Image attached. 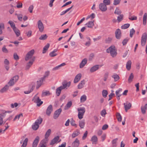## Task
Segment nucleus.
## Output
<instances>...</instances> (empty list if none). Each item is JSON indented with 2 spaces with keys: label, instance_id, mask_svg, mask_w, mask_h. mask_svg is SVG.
Returning <instances> with one entry per match:
<instances>
[{
  "label": "nucleus",
  "instance_id": "25",
  "mask_svg": "<svg viewBox=\"0 0 147 147\" xmlns=\"http://www.w3.org/2000/svg\"><path fill=\"white\" fill-rule=\"evenodd\" d=\"M9 86L6 85L2 88L0 90V92L1 93H3L6 92L9 89Z\"/></svg>",
  "mask_w": 147,
  "mask_h": 147
},
{
  "label": "nucleus",
  "instance_id": "60",
  "mask_svg": "<svg viewBox=\"0 0 147 147\" xmlns=\"http://www.w3.org/2000/svg\"><path fill=\"white\" fill-rule=\"evenodd\" d=\"M23 117V114L22 113H20V114L16 116L13 119V121H15L16 119H19L20 117Z\"/></svg>",
  "mask_w": 147,
  "mask_h": 147
},
{
  "label": "nucleus",
  "instance_id": "35",
  "mask_svg": "<svg viewBox=\"0 0 147 147\" xmlns=\"http://www.w3.org/2000/svg\"><path fill=\"white\" fill-rule=\"evenodd\" d=\"M112 78L114 79V80L115 82L117 81L119 79V76L117 74H113L112 76Z\"/></svg>",
  "mask_w": 147,
  "mask_h": 147
},
{
  "label": "nucleus",
  "instance_id": "13",
  "mask_svg": "<svg viewBox=\"0 0 147 147\" xmlns=\"http://www.w3.org/2000/svg\"><path fill=\"white\" fill-rule=\"evenodd\" d=\"M40 140L38 136H37L34 140L32 145V147H36Z\"/></svg>",
  "mask_w": 147,
  "mask_h": 147
},
{
  "label": "nucleus",
  "instance_id": "31",
  "mask_svg": "<svg viewBox=\"0 0 147 147\" xmlns=\"http://www.w3.org/2000/svg\"><path fill=\"white\" fill-rule=\"evenodd\" d=\"M147 18V14L146 13H145L143 16V24L144 25H145L146 23V20Z\"/></svg>",
  "mask_w": 147,
  "mask_h": 147
},
{
  "label": "nucleus",
  "instance_id": "26",
  "mask_svg": "<svg viewBox=\"0 0 147 147\" xmlns=\"http://www.w3.org/2000/svg\"><path fill=\"white\" fill-rule=\"evenodd\" d=\"M62 89H63L62 87L60 86V87L58 88L56 90V94L58 96H59L61 93V91Z\"/></svg>",
  "mask_w": 147,
  "mask_h": 147
},
{
  "label": "nucleus",
  "instance_id": "29",
  "mask_svg": "<svg viewBox=\"0 0 147 147\" xmlns=\"http://www.w3.org/2000/svg\"><path fill=\"white\" fill-rule=\"evenodd\" d=\"M50 72L49 71H47L45 72L44 75L43 77L41 78L42 80H45V79L48 78Z\"/></svg>",
  "mask_w": 147,
  "mask_h": 147
},
{
  "label": "nucleus",
  "instance_id": "7",
  "mask_svg": "<svg viewBox=\"0 0 147 147\" xmlns=\"http://www.w3.org/2000/svg\"><path fill=\"white\" fill-rule=\"evenodd\" d=\"M33 100L34 102L37 103V105L38 106H40L43 103V102L41 101L39 97L35 96Z\"/></svg>",
  "mask_w": 147,
  "mask_h": 147
},
{
  "label": "nucleus",
  "instance_id": "61",
  "mask_svg": "<svg viewBox=\"0 0 147 147\" xmlns=\"http://www.w3.org/2000/svg\"><path fill=\"white\" fill-rule=\"evenodd\" d=\"M121 1V0H114L113 5H115L119 4Z\"/></svg>",
  "mask_w": 147,
  "mask_h": 147
},
{
  "label": "nucleus",
  "instance_id": "46",
  "mask_svg": "<svg viewBox=\"0 0 147 147\" xmlns=\"http://www.w3.org/2000/svg\"><path fill=\"white\" fill-rule=\"evenodd\" d=\"M121 13V10L118 7H116L115 10L114 12V13L115 14L119 15Z\"/></svg>",
  "mask_w": 147,
  "mask_h": 147
},
{
  "label": "nucleus",
  "instance_id": "37",
  "mask_svg": "<svg viewBox=\"0 0 147 147\" xmlns=\"http://www.w3.org/2000/svg\"><path fill=\"white\" fill-rule=\"evenodd\" d=\"M118 138H116L113 139L112 141V147H116L117 146V143Z\"/></svg>",
  "mask_w": 147,
  "mask_h": 147
},
{
  "label": "nucleus",
  "instance_id": "14",
  "mask_svg": "<svg viewBox=\"0 0 147 147\" xmlns=\"http://www.w3.org/2000/svg\"><path fill=\"white\" fill-rule=\"evenodd\" d=\"M35 59V57H32V61H30L28 63L26 67V69L28 70L29 69L31 66L32 65L33 62L34 61Z\"/></svg>",
  "mask_w": 147,
  "mask_h": 147
},
{
  "label": "nucleus",
  "instance_id": "43",
  "mask_svg": "<svg viewBox=\"0 0 147 147\" xmlns=\"http://www.w3.org/2000/svg\"><path fill=\"white\" fill-rule=\"evenodd\" d=\"M123 14H120L117 17V20L119 22L121 21L123 19Z\"/></svg>",
  "mask_w": 147,
  "mask_h": 147
},
{
  "label": "nucleus",
  "instance_id": "63",
  "mask_svg": "<svg viewBox=\"0 0 147 147\" xmlns=\"http://www.w3.org/2000/svg\"><path fill=\"white\" fill-rule=\"evenodd\" d=\"M112 40V38H111L108 37L105 39V42L106 43H109L111 42Z\"/></svg>",
  "mask_w": 147,
  "mask_h": 147
},
{
  "label": "nucleus",
  "instance_id": "38",
  "mask_svg": "<svg viewBox=\"0 0 147 147\" xmlns=\"http://www.w3.org/2000/svg\"><path fill=\"white\" fill-rule=\"evenodd\" d=\"M86 25H87V27L89 28H92L94 25L93 22L89 21L87 23Z\"/></svg>",
  "mask_w": 147,
  "mask_h": 147
},
{
  "label": "nucleus",
  "instance_id": "62",
  "mask_svg": "<svg viewBox=\"0 0 147 147\" xmlns=\"http://www.w3.org/2000/svg\"><path fill=\"white\" fill-rule=\"evenodd\" d=\"M2 51L5 53H7L8 52V51L5 47V46H4L2 48Z\"/></svg>",
  "mask_w": 147,
  "mask_h": 147
},
{
  "label": "nucleus",
  "instance_id": "50",
  "mask_svg": "<svg viewBox=\"0 0 147 147\" xmlns=\"http://www.w3.org/2000/svg\"><path fill=\"white\" fill-rule=\"evenodd\" d=\"M102 94L104 97L106 98L108 94L107 91L106 90H103L102 92Z\"/></svg>",
  "mask_w": 147,
  "mask_h": 147
},
{
  "label": "nucleus",
  "instance_id": "32",
  "mask_svg": "<svg viewBox=\"0 0 147 147\" xmlns=\"http://www.w3.org/2000/svg\"><path fill=\"white\" fill-rule=\"evenodd\" d=\"M65 65V63H63L62 64L55 67L52 69L53 71H55L59 69L60 68L63 66Z\"/></svg>",
  "mask_w": 147,
  "mask_h": 147
},
{
  "label": "nucleus",
  "instance_id": "16",
  "mask_svg": "<svg viewBox=\"0 0 147 147\" xmlns=\"http://www.w3.org/2000/svg\"><path fill=\"white\" fill-rule=\"evenodd\" d=\"M87 62V59L85 58L82 60L80 64V68H82L84 67Z\"/></svg>",
  "mask_w": 147,
  "mask_h": 147
},
{
  "label": "nucleus",
  "instance_id": "21",
  "mask_svg": "<svg viewBox=\"0 0 147 147\" xmlns=\"http://www.w3.org/2000/svg\"><path fill=\"white\" fill-rule=\"evenodd\" d=\"M70 84L71 82H64L62 83V86H61L62 87V88L64 89L67 87H69L70 86Z\"/></svg>",
  "mask_w": 147,
  "mask_h": 147
},
{
  "label": "nucleus",
  "instance_id": "47",
  "mask_svg": "<svg viewBox=\"0 0 147 147\" xmlns=\"http://www.w3.org/2000/svg\"><path fill=\"white\" fill-rule=\"evenodd\" d=\"M51 133V130L50 129H49L46 132L45 135V137L48 138V137L50 135Z\"/></svg>",
  "mask_w": 147,
  "mask_h": 147
},
{
  "label": "nucleus",
  "instance_id": "30",
  "mask_svg": "<svg viewBox=\"0 0 147 147\" xmlns=\"http://www.w3.org/2000/svg\"><path fill=\"white\" fill-rule=\"evenodd\" d=\"M48 141V138L45 137V138L41 140L40 144L47 145L46 144Z\"/></svg>",
  "mask_w": 147,
  "mask_h": 147
},
{
  "label": "nucleus",
  "instance_id": "11",
  "mask_svg": "<svg viewBox=\"0 0 147 147\" xmlns=\"http://www.w3.org/2000/svg\"><path fill=\"white\" fill-rule=\"evenodd\" d=\"M61 111V108H59L55 112L53 118L55 119H57L59 116L60 114Z\"/></svg>",
  "mask_w": 147,
  "mask_h": 147
},
{
  "label": "nucleus",
  "instance_id": "1",
  "mask_svg": "<svg viewBox=\"0 0 147 147\" xmlns=\"http://www.w3.org/2000/svg\"><path fill=\"white\" fill-rule=\"evenodd\" d=\"M106 52L107 53H110L111 56L113 58L115 57L117 54V50L114 46H111L109 47L107 49Z\"/></svg>",
  "mask_w": 147,
  "mask_h": 147
},
{
  "label": "nucleus",
  "instance_id": "15",
  "mask_svg": "<svg viewBox=\"0 0 147 147\" xmlns=\"http://www.w3.org/2000/svg\"><path fill=\"white\" fill-rule=\"evenodd\" d=\"M53 111V107L51 105H49L46 110V114L48 115L49 116Z\"/></svg>",
  "mask_w": 147,
  "mask_h": 147
},
{
  "label": "nucleus",
  "instance_id": "41",
  "mask_svg": "<svg viewBox=\"0 0 147 147\" xmlns=\"http://www.w3.org/2000/svg\"><path fill=\"white\" fill-rule=\"evenodd\" d=\"M122 91V89L121 88H119L118 90L116 91V94L117 96H120L121 94H120V93Z\"/></svg>",
  "mask_w": 147,
  "mask_h": 147
},
{
  "label": "nucleus",
  "instance_id": "40",
  "mask_svg": "<svg viewBox=\"0 0 147 147\" xmlns=\"http://www.w3.org/2000/svg\"><path fill=\"white\" fill-rule=\"evenodd\" d=\"M8 24H9L11 26V27L13 30L15 29L16 27L15 26V24L12 21L10 20L8 22Z\"/></svg>",
  "mask_w": 147,
  "mask_h": 147
},
{
  "label": "nucleus",
  "instance_id": "48",
  "mask_svg": "<svg viewBox=\"0 0 147 147\" xmlns=\"http://www.w3.org/2000/svg\"><path fill=\"white\" fill-rule=\"evenodd\" d=\"M13 30L14 32L17 36H18L20 35V31L18 29H17L16 28L15 29Z\"/></svg>",
  "mask_w": 147,
  "mask_h": 147
},
{
  "label": "nucleus",
  "instance_id": "9",
  "mask_svg": "<svg viewBox=\"0 0 147 147\" xmlns=\"http://www.w3.org/2000/svg\"><path fill=\"white\" fill-rule=\"evenodd\" d=\"M38 26L40 31L42 32L44 30V26L43 23L40 20H39L38 22Z\"/></svg>",
  "mask_w": 147,
  "mask_h": 147
},
{
  "label": "nucleus",
  "instance_id": "18",
  "mask_svg": "<svg viewBox=\"0 0 147 147\" xmlns=\"http://www.w3.org/2000/svg\"><path fill=\"white\" fill-rule=\"evenodd\" d=\"M59 137L58 136H57L55 137L53 139H52L50 143V145H53L57 142L59 140Z\"/></svg>",
  "mask_w": 147,
  "mask_h": 147
},
{
  "label": "nucleus",
  "instance_id": "34",
  "mask_svg": "<svg viewBox=\"0 0 147 147\" xmlns=\"http://www.w3.org/2000/svg\"><path fill=\"white\" fill-rule=\"evenodd\" d=\"M50 46V44L47 43L43 48L42 50V53H45L46 52Z\"/></svg>",
  "mask_w": 147,
  "mask_h": 147
},
{
  "label": "nucleus",
  "instance_id": "24",
  "mask_svg": "<svg viewBox=\"0 0 147 147\" xmlns=\"http://www.w3.org/2000/svg\"><path fill=\"white\" fill-rule=\"evenodd\" d=\"M44 81V80H42V78H40L37 81L36 86V89H38L40 86Z\"/></svg>",
  "mask_w": 147,
  "mask_h": 147
},
{
  "label": "nucleus",
  "instance_id": "53",
  "mask_svg": "<svg viewBox=\"0 0 147 147\" xmlns=\"http://www.w3.org/2000/svg\"><path fill=\"white\" fill-rule=\"evenodd\" d=\"M134 78V75L132 73H131L128 78V81L129 83H130L132 81V80Z\"/></svg>",
  "mask_w": 147,
  "mask_h": 147
},
{
  "label": "nucleus",
  "instance_id": "4",
  "mask_svg": "<svg viewBox=\"0 0 147 147\" xmlns=\"http://www.w3.org/2000/svg\"><path fill=\"white\" fill-rule=\"evenodd\" d=\"M18 76H16L12 78L9 81L8 84L9 86H12L17 82L19 79Z\"/></svg>",
  "mask_w": 147,
  "mask_h": 147
},
{
  "label": "nucleus",
  "instance_id": "6",
  "mask_svg": "<svg viewBox=\"0 0 147 147\" xmlns=\"http://www.w3.org/2000/svg\"><path fill=\"white\" fill-rule=\"evenodd\" d=\"M11 112L12 111H6L5 113L0 114V125H2L3 123V118H4L7 115V113H11Z\"/></svg>",
  "mask_w": 147,
  "mask_h": 147
},
{
  "label": "nucleus",
  "instance_id": "36",
  "mask_svg": "<svg viewBox=\"0 0 147 147\" xmlns=\"http://www.w3.org/2000/svg\"><path fill=\"white\" fill-rule=\"evenodd\" d=\"M91 141L92 142V144H96L98 141V138L96 136H93L91 138Z\"/></svg>",
  "mask_w": 147,
  "mask_h": 147
},
{
  "label": "nucleus",
  "instance_id": "23",
  "mask_svg": "<svg viewBox=\"0 0 147 147\" xmlns=\"http://www.w3.org/2000/svg\"><path fill=\"white\" fill-rule=\"evenodd\" d=\"M85 84V80H83L81 81L78 84V89H80L83 88Z\"/></svg>",
  "mask_w": 147,
  "mask_h": 147
},
{
  "label": "nucleus",
  "instance_id": "57",
  "mask_svg": "<svg viewBox=\"0 0 147 147\" xmlns=\"http://www.w3.org/2000/svg\"><path fill=\"white\" fill-rule=\"evenodd\" d=\"M70 124L72 126H75L76 127H77V125L75 123V121L73 120V118L71 119V121H70Z\"/></svg>",
  "mask_w": 147,
  "mask_h": 147
},
{
  "label": "nucleus",
  "instance_id": "58",
  "mask_svg": "<svg viewBox=\"0 0 147 147\" xmlns=\"http://www.w3.org/2000/svg\"><path fill=\"white\" fill-rule=\"evenodd\" d=\"M135 32V30L133 28H132L130 30L129 36L131 38L132 37L133 35Z\"/></svg>",
  "mask_w": 147,
  "mask_h": 147
},
{
  "label": "nucleus",
  "instance_id": "56",
  "mask_svg": "<svg viewBox=\"0 0 147 147\" xmlns=\"http://www.w3.org/2000/svg\"><path fill=\"white\" fill-rule=\"evenodd\" d=\"M10 113H7V115H6L5 116H7V117L9 116V117L5 119V122L7 120H9V121H10V120H11L12 119V116L10 115H9V114Z\"/></svg>",
  "mask_w": 147,
  "mask_h": 147
},
{
  "label": "nucleus",
  "instance_id": "49",
  "mask_svg": "<svg viewBox=\"0 0 147 147\" xmlns=\"http://www.w3.org/2000/svg\"><path fill=\"white\" fill-rule=\"evenodd\" d=\"M47 38V34H45L41 35L40 36L39 38V39L41 40H46Z\"/></svg>",
  "mask_w": 147,
  "mask_h": 147
},
{
  "label": "nucleus",
  "instance_id": "10",
  "mask_svg": "<svg viewBox=\"0 0 147 147\" xmlns=\"http://www.w3.org/2000/svg\"><path fill=\"white\" fill-rule=\"evenodd\" d=\"M115 37L117 39H120L121 36V30L119 29H117L115 32Z\"/></svg>",
  "mask_w": 147,
  "mask_h": 147
},
{
  "label": "nucleus",
  "instance_id": "64",
  "mask_svg": "<svg viewBox=\"0 0 147 147\" xmlns=\"http://www.w3.org/2000/svg\"><path fill=\"white\" fill-rule=\"evenodd\" d=\"M17 16V17L19 20L20 21H22V19L23 16L22 14H16Z\"/></svg>",
  "mask_w": 147,
  "mask_h": 147
},
{
  "label": "nucleus",
  "instance_id": "28",
  "mask_svg": "<svg viewBox=\"0 0 147 147\" xmlns=\"http://www.w3.org/2000/svg\"><path fill=\"white\" fill-rule=\"evenodd\" d=\"M131 61L129 60L127 63L126 64V68L127 70H129L131 69Z\"/></svg>",
  "mask_w": 147,
  "mask_h": 147
},
{
  "label": "nucleus",
  "instance_id": "45",
  "mask_svg": "<svg viewBox=\"0 0 147 147\" xmlns=\"http://www.w3.org/2000/svg\"><path fill=\"white\" fill-rule=\"evenodd\" d=\"M116 115L118 121L119 122L121 121L122 120V117L119 113H117Z\"/></svg>",
  "mask_w": 147,
  "mask_h": 147
},
{
  "label": "nucleus",
  "instance_id": "20",
  "mask_svg": "<svg viewBox=\"0 0 147 147\" xmlns=\"http://www.w3.org/2000/svg\"><path fill=\"white\" fill-rule=\"evenodd\" d=\"M100 65H96L92 67L90 69V71L91 72H93L97 70L99 68Z\"/></svg>",
  "mask_w": 147,
  "mask_h": 147
},
{
  "label": "nucleus",
  "instance_id": "3",
  "mask_svg": "<svg viewBox=\"0 0 147 147\" xmlns=\"http://www.w3.org/2000/svg\"><path fill=\"white\" fill-rule=\"evenodd\" d=\"M78 118L81 119L83 118V115L85 112V109L84 107H80L78 108Z\"/></svg>",
  "mask_w": 147,
  "mask_h": 147
},
{
  "label": "nucleus",
  "instance_id": "5",
  "mask_svg": "<svg viewBox=\"0 0 147 147\" xmlns=\"http://www.w3.org/2000/svg\"><path fill=\"white\" fill-rule=\"evenodd\" d=\"M34 53V49L28 52L26 55L25 60L26 61H27L30 59H31V61H32V58L34 57H32Z\"/></svg>",
  "mask_w": 147,
  "mask_h": 147
},
{
  "label": "nucleus",
  "instance_id": "52",
  "mask_svg": "<svg viewBox=\"0 0 147 147\" xmlns=\"http://www.w3.org/2000/svg\"><path fill=\"white\" fill-rule=\"evenodd\" d=\"M130 26V24H124L121 26V28L122 29H125L128 28Z\"/></svg>",
  "mask_w": 147,
  "mask_h": 147
},
{
  "label": "nucleus",
  "instance_id": "55",
  "mask_svg": "<svg viewBox=\"0 0 147 147\" xmlns=\"http://www.w3.org/2000/svg\"><path fill=\"white\" fill-rule=\"evenodd\" d=\"M50 94L49 91L43 92L42 93V96H45L50 95Z\"/></svg>",
  "mask_w": 147,
  "mask_h": 147
},
{
  "label": "nucleus",
  "instance_id": "19",
  "mask_svg": "<svg viewBox=\"0 0 147 147\" xmlns=\"http://www.w3.org/2000/svg\"><path fill=\"white\" fill-rule=\"evenodd\" d=\"M82 75L81 74H78L75 77L74 80V82L75 83L78 82L80 79Z\"/></svg>",
  "mask_w": 147,
  "mask_h": 147
},
{
  "label": "nucleus",
  "instance_id": "12",
  "mask_svg": "<svg viewBox=\"0 0 147 147\" xmlns=\"http://www.w3.org/2000/svg\"><path fill=\"white\" fill-rule=\"evenodd\" d=\"M99 8L100 10L102 11H105L107 9V7L106 5L103 3H100L99 5Z\"/></svg>",
  "mask_w": 147,
  "mask_h": 147
},
{
  "label": "nucleus",
  "instance_id": "42",
  "mask_svg": "<svg viewBox=\"0 0 147 147\" xmlns=\"http://www.w3.org/2000/svg\"><path fill=\"white\" fill-rule=\"evenodd\" d=\"M80 132L78 131H76L74 132L72 134V138H74L78 136L80 134Z\"/></svg>",
  "mask_w": 147,
  "mask_h": 147
},
{
  "label": "nucleus",
  "instance_id": "59",
  "mask_svg": "<svg viewBox=\"0 0 147 147\" xmlns=\"http://www.w3.org/2000/svg\"><path fill=\"white\" fill-rule=\"evenodd\" d=\"M107 114L106 110L105 109H103L102 110L100 113V114L101 116L103 117L105 116V115Z\"/></svg>",
  "mask_w": 147,
  "mask_h": 147
},
{
  "label": "nucleus",
  "instance_id": "8",
  "mask_svg": "<svg viewBox=\"0 0 147 147\" xmlns=\"http://www.w3.org/2000/svg\"><path fill=\"white\" fill-rule=\"evenodd\" d=\"M147 39V34L146 33H143L142 36L141 44L142 46H144L146 43Z\"/></svg>",
  "mask_w": 147,
  "mask_h": 147
},
{
  "label": "nucleus",
  "instance_id": "33",
  "mask_svg": "<svg viewBox=\"0 0 147 147\" xmlns=\"http://www.w3.org/2000/svg\"><path fill=\"white\" fill-rule=\"evenodd\" d=\"M72 105V102L71 101H70L68 102V103L66 105L64 109L65 110H67L69 109Z\"/></svg>",
  "mask_w": 147,
  "mask_h": 147
},
{
  "label": "nucleus",
  "instance_id": "2",
  "mask_svg": "<svg viewBox=\"0 0 147 147\" xmlns=\"http://www.w3.org/2000/svg\"><path fill=\"white\" fill-rule=\"evenodd\" d=\"M42 121V119L39 117L35 121L34 123L32 125V129L34 130H37L39 127V125L41 124Z\"/></svg>",
  "mask_w": 147,
  "mask_h": 147
},
{
  "label": "nucleus",
  "instance_id": "51",
  "mask_svg": "<svg viewBox=\"0 0 147 147\" xmlns=\"http://www.w3.org/2000/svg\"><path fill=\"white\" fill-rule=\"evenodd\" d=\"M129 38H126L124 39L122 41V43L123 45L124 46L125 45L129 40Z\"/></svg>",
  "mask_w": 147,
  "mask_h": 147
},
{
  "label": "nucleus",
  "instance_id": "54",
  "mask_svg": "<svg viewBox=\"0 0 147 147\" xmlns=\"http://www.w3.org/2000/svg\"><path fill=\"white\" fill-rule=\"evenodd\" d=\"M103 3L105 5H110L111 4L110 0H104L103 1Z\"/></svg>",
  "mask_w": 147,
  "mask_h": 147
},
{
  "label": "nucleus",
  "instance_id": "27",
  "mask_svg": "<svg viewBox=\"0 0 147 147\" xmlns=\"http://www.w3.org/2000/svg\"><path fill=\"white\" fill-rule=\"evenodd\" d=\"M141 109L142 113L145 114L146 113V110L147 109V104H146L144 107L142 106Z\"/></svg>",
  "mask_w": 147,
  "mask_h": 147
},
{
  "label": "nucleus",
  "instance_id": "39",
  "mask_svg": "<svg viewBox=\"0 0 147 147\" xmlns=\"http://www.w3.org/2000/svg\"><path fill=\"white\" fill-rule=\"evenodd\" d=\"M79 126L81 128H83L84 127L85 122L84 120L80 121H79Z\"/></svg>",
  "mask_w": 147,
  "mask_h": 147
},
{
  "label": "nucleus",
  "instance_id": "17",
  "mask_svg": "<svg viewBox=\"0 0 147 147\" xmlns=\"http://www.w3.org/2000/svg\"><path fill=\"white\" fill-rule=\"evenodd\" d=\"M31 88L30 90H28V91H24V92L25 94H29L32 92L33 90L35 87V84L34 83H32L31 84Z\"/></svg>",
  "mask_w": 147,
  "mask_h": 147
},
{
  "label": "nucleus",
  "instance_id": "22",
  "mask_svg": "<svg viewBox=\"0 0 147 147\" xmlns=\"http://www.w3.org/2000/svg\"><path fill=\"white\" fill-rule=\"evenodd\" d=\"M124 106L125 110L127 112V110L129 109L131 107V105L130 103H128L127 104L124 103L123 104Z\"/></svg>",
  "mask_w": 147,
  "mask_h": 147
},
{
  "label": "nucleus",
  "instance_id": "44",
  "mask_svg": "<svg viewBox=\"0 0 147 147\" xmlns=\"http://www.w3.org/2000/svg\"><path fill=\"white\" fill-rule=\"evenodd\" d=\"M87 97L84 94L81 97L80 100L81 102H85L86 100Z\"/></svg>",
  "mask_w": 147,
  "mask_h": 147
}]
</instances>
